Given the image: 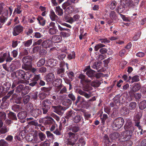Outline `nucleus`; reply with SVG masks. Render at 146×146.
Segmentation results:
<instances>
[{"label":"nucleus","mask_w":146,"mask_h":146,"mask_svg":"<svg viewBox=\"0 0 146 146\" xmlns=\"http://www.w3.org/2000/svg\"><path fill=\"white\" fill-rule=\"evenodd\" d=\"M65 136L67 138V140L66 142L67 145H74L79 138V135L77 133L72 132L66 133Z\"/></svg>","instance_id":"1"},{"label":"nucleus","mask_w":146,"mask_h":146,"mask_svg":"<svg viewBox=\"0 0 146 146\" xmlns=\"http://www.w3.org/2000/svg\"><path fill=\"white\" fill-rule=\"evenodd\" d=\"M61 82V81L59 79H56L53 82V84H54V85L55 86V92H58L60 91L59 92V94H63L66 93L67 89L66 87L64 86L61 83L60 84Z\"/></svg>","instance_id":"2"},{"label":"nucleus","mask_w":146,"mask_h":146,"mask_svg":"<svg viewBox=\"0 0 146 146\" xmlns=\"http://www.w3.org/2000/svg\"><path fill=\"white\" fill-rule=\"evenodd\" d=\"M124 120L121 117H118L115 119L112 124L113 129L117 130L120 128L123 124Z\"/></svg>","instance_id":"3"},{"label":"nucleus","mask_w":146,"mask_h":146,"mask_svg":"<svg viewBox=\"0 0 146 146\" xmlns=\"http://www.w3.org/2000/svg\"><path fill=\"white\" fill-rule=\"evenodd\" d=\"M23 84H20L17 87L16 92L17 93H20L22 91H23L24 90V95L27 94L29 90L31 89V88L29 86H24Z\"/></svg>","instance_id":"4"},{"label":"nucleus","mask_w":146,"mask_h":146,"mask_svg":"<svg viewBox=\"0 0 146 146\" xmlns=\"http://www.w3.org/2000/svg\"><path fill=\"white\" fill-rule=\"evenodd\" d=\"M24 27L21 25H19L15 26L13 29L12 34L14 36H17L22 33Z\"/></svg>","instance_id":"5"},{"label":"nucleus","mask_w":146,"mask_h":146,"mask_svg":"<svg viewBox=\"0 0 146 146\" xmlns=\"http://www.w3.org/2000/svg\"><path fill=\"white\" fill-rule=\"evenodd\" d=\"M38 136L39 139H38L37 136H35L34 140L37 143H39L41 141H43L45 140L46 138L45 135L41 131H40L38 133Z\"/></svg>","instance_id":"6"},{"label":"nucleus","mask_w":146,"mask_h":146,"mask_svg":"<svg viewBox=\"0 0 146 146\" xmlns=\"http://www.w3.org/2000/svg\"><path fill=\"white\" fill-rule=\"evenodd\" d=\"M132 134L131 131H125L123 133L122 138L125 141L129 140L131 138Z\"/></svg>","instance_id":"7"},{"label":"nucleus","mask_w":146,"mask_h":146,"mask_svg":"<svg viewBox=\"0 0 146 146\" xmlns=\"http://www.w3.org/2000/svg\"><path fill=\"white\" fill-rule=\"evenodd\" d=\"M15 77L19 79H24L25 76V73L24 71L21 70H17L15 72Z\"/></svg>","instance_id":"8"},{"label":"nucleus","mask_w":146,"mask_h":146,"mask_svg":"<svg viewBox=\"0 0 146 146\" xmlns=\"http://www.w3.org/2000/svg\"><path fill=\"white\" fill-rule=\"evenodd\" d=\"M110 17L111 20H109L108 21V23L109 24H111L117 19L116 13L114 11H112L110 13Z\"/></svg>","instance_id":"9"},{"label":"nucleus","mask_w":146,"mask_h":146,"mask_svg":"<svg viewBox=\"0 0 146 146\" xmlns=\"http://www.w3.org/2000/svg\"><path fill=\"white\" fill-rule=\"evenodd\" d=\"M52 109L54 112L58 114H60V113L62 110H65V108H64L60 105L57 106H52Z\"/></svg>","instance_id":"10"},{"label":"nucleus","mask_w":146,"mask_h":146,"mask_svg":"<svg viewBox=\"0 0 146 146\" xmlns=\"http://www.w3.org/2000/svg\"><path fill=\"white\" fill-rule=\"evenodd\" d=\"M8 11L7 10H5L4 12L2 13L1 16H0V22L2 23H4L7 19V17L5 16H7L8 14Z\"/></svg>","instance_id":"11"},{"label":"nucleus","mask_w":146,"mask_h":146,"mask_svg":"<svg viewBox=\"0 0 146 146\" xmlns=\"http://www.w3.org/2000/svg\"><path fill=\"white\" fill-rule=\"evenodd\" d=\"M27 115V113L25 111H23L18 113L17 114V117L19 119L23 120L21 122L24 123L25 121V119Z\"/></svg>","instance_id":"12"},{"label":"nucleus","mask_w":146,"mask_h":146,"mask_svg":"<svg viewBox=\"0 0 146 146\" xmlns=\"http://www.w3.org/2000/svg\"><path fill=\"white\" fill-rule=\"evenodd\" d=\"M32 60V57L29 56L24 57L22 59V61L24 64H31Z\"/></svg>","instance_id":"13"},{"label":"nucleus","mask_w":146,"mask_h":146,"mask_svg":"<svg viewBox=\"0 0 146 146\" xmlns=\"http://www.w3.org/2000/svg\"><path fill=\"white\" fill-rule=\"evenodd\" d=\"M52 45V42L50 40L48 39L43 42L42 43V46L45 48H50Z\"/></svg>","instance_id":"14"},{"label":"nucleus","mask_w":146,"mask_h":146,"mask_svg":"<svg viewBox=\"0 0 146 146\" xmlns=\"http://www.w3.org/2000/svg\"><path fill=\"white\" fill-rule=\"evenodd\" d=\"M31 113L33 116L36 117L41 114L42 112L40 109L35 107L32 110Z\"/></svg>","instance_id":"15"},{"label":"nucleus","mask_w":146,"mask_h":146,"mask_svg":"<svg viewBox=\"0 0 146 146\" xmlns=\"http://www.w3.org/2000/svg\"><path fill=\"white\" fill-rule=\"evenodd\" d=\"M61 36L59 35H55L52 36L51 38L52 42L54 43H58L60 42L62 40Z\"/></svg>","instance_id":"16"},{"label":"nucleus","mask_w":146,"mask_h":146,"mask_svg":"<svg viewBox=\"0 0 146 146\" xmlns=\"http://www.w3.org/2000/svg\"><path fill=\"white\" fill-rule=\"evenodd\" d=\"M55 78L54 74L51 73L48 74L45 77V79L47 82H52Z\"/></svg>","instance_id":"17"},{"label":"nucleus","mask_w":146,"mask_h":146,"mask_svg":"<svg viewBox=\"0 0 146 146\" xmlns=\"http://www.w3.org/2000/svg\"><path fill=\"white\" fill-rule=\"evenodd\" d=\"M77 93L80 95L84 96L86 98L88 99L91 97L90 94L86 93L84 91H83L81 89L78 90L77 91Z\"/></svg>","instance_id":"18"},{"label":"nucleus","mask_w":146,"mask_h":146,"mask_svg":"<svg viewBox=\"0 0 146 146\" xmlns=\"http://www.w3.org/2000/svg\"><path fill=\"white\" fill-rule=\"evenodd\" d=\"M76 112L72 110H70L67 112L65 117L66 118L68 119L70 117H73L76 115Z\"/></svg>","instance_id":"19"},{"label":"nucleus","mask_w":146,"mask_h":146,"mask_svg":"<svg viewBox=\"0 0 146 146\" xmlns=\"http://www.w3.org/2000/svg\"><path fill=\"white\" fill-rule=\"evenodd\" d=\"M36 19L38 21L40 25L44 26L45 25L46 20L42 17L41 16H38Z\"/></svg>","instance_id":"20"},{"label":"nucleus","mask_w":146,"mask_h":146,"mask_svg":"<svg viewBox=\"0 0 146 146\" xmlns=\"http://www.w3.org/2000/svg\"><path fill=\"white\" fill-rule=\"evenodd\" d=\"M49 16L52 21H55L58 17L55 14L54 12L52 10H50Z\"/></svg>","instance_id":"21"},{"label":"nucleus","mask_w":146,"mask_h":146,"mask_svg":"<svg viewBox=\"0 0 146 146\" xmlns=\"http://www.w3.org/2000/svg\"><path fill=\"white\" fill-rule=\"evenodd\" d=\"M78 78L81 79L80 82L82 84H83L84 82H90L91 81L90 80H86L85 76L82 74H80Z\"/></svg>","instance_id":"22"},{"label":"nucleus","mask_w":146,"mask_h":146,"mask_svg":"<svg viewBox=\"0 0 146 146\" xmlns=\"http://www.w3.org/2000/svg\"><path fill=\"white\" fill-rule=\"evenodd\" d=\"M120 112L122 115H127L129 113V111L127 107H124L121 109Z\"/></svg>","instance_id":"23"},{"label":"nucleus","mask_w":146,"mask_h":146,"mask_svg":"<svg viewBox=\"0 0 146 146\" xmlns=\"http://www.w3.org/2000/svg\"><path fill=\"white\" fill-rule=\"evenodd\" d=\"M58 30L56 27H52L49 29L48 32L51 35L56 34L58 32Z\"/></svg>","instance_id":"24"},{"label":"nucleus","mask_w":146,"mask_h":146,"mask_svg":"<svg viewBox=\"0 0 146 146\" xmlns=\"http://www.w3.org/2000/svg\"><path fill=\"white\" fill-rule=\"evenodd\" d=\"M86 75L92 79L95 76V71L92 70H88L86 72Z\"/></svg>","instance_id":"25"},{"label":"nucleus","mask_w":146,"mask_h":146,"mask_svg":"<svg viewBox=\"0 0 146 146\" xmlns=\"http://www.w3.org/2000/svg\"><path fill=\"white\" fill-rule=\"evenodd\" d=\"M74 2H75L73 0H68L66 2L64 3L62 5V8L64 9H65L67 7L70 5L71 3Z\"/></svg>","instance_id":"26"},{"label":"nucleus","mask_w":146,"mask_h":146,"mask_svg":"<svg viewBox=\"0 0 146 146\" xmlns=\"http://www.w3.org/2000/svg\"><path fill=\"white\" fill-rule=\"evenodd\" d=\"M9 128L6 126H4L0 128V135L2 134H5L9 131Z\"/></svg>","instance_id":"27"},{"label":"nucleus","mask_w":146,"mask_h":146,"mask_svg":"<svg viewBox=\"0 0 146 146\" xmlns=\"http://www.w3.org/2000/svg\"><path fill=\"white\" fill-rule=\"evenodd\" d=\"M141 88V86L138 83L135 84L132 88V90L134 92H136L139 90Z\"/></svg>","instance_id":"28"},{"label":"nucleus","mask_w":146,"mask_h":146,"mask_svg":"<svg viewBox=\"0 0 146 146\" xmlns=\"http://www.w3.org/2000/svg\"><path fill=\"white\" fill-rule=\"evenodd\" d=\"M52 101L51 100L47 99L43 101L42 102V105H44L47 106H50L52 104Z\"/></svg>","instance_id":"29"},{"label":"nucleus","mask_w":146,"mask_h":146,"mask_svg":"<svg viewBox=\"0 0 146 146\" xmlns=\"http://www.w3.org/2000/svg\"><path fill=\"white\" fill-rule=\"evenodd\" d=\"M69 129L71 130L72 133H75L78 132L80 130V128L78 126H69Z\"/></svg>","instance_id":"30"},{"label":"nucleus","mask_w":146,"mask_h":146,"mask_svg":"<svg viewBox=\"0 0 146 146\" xmlns=\"http://www.w3.org/2000/svg\"><path fill=\"white\" fill-rule=\"evenodd\" d=\"M8 117L9 119L14 120H17V118L16 114L12 112H10L8 114Z\"/></svg>","instance_id":"31"},{"label":"nucleus","mask_w":146,"mask_h":146,"mask_svg":"<svg viewBox=\"0 0 146 146\" xmlns=\"http://www.w3.org/2000/svg\"><path fill=\"white\" fill-rule=\"evenodd\" d=\"M55 11L58 15L61 16L63 14V10L59 6L56 7Z\"/></svg>","instance_id":"32"},{"label":"nucleus","mask_w":146,"mask_h":146,"mask_svg":"<svg viewBox=\"0 0 146 146\" xmlns=\"http://www.w3.org/2000/svg\"><path fill=\"white\" fill-rule=\"evenodd\" d=\"M139 108L143 110L146 108V101L144 100L141 102L139 104Z\"/></svg>","instance_id":"33"},{"label":"nucleus","mask_w":146,"mask_h":146,"mask_svg":"<svg viewBox=\"0 0 146 146\" xmlns=\"http://www.w3.org/2000/svg\"><path fill=\"white\" fill-rule=\"evenodd\" d=\"M25 81L23 80H20L17 81H14L13 83L11 86V88L13 89L17 85L20 83H24Z\"/></svg>","instance_id":"34"},{"label":"nucleus","mask_w":146,"mask_h":146,"mask_svg":"<svg viewBox=\"0 0 146 146\" xmlns=\"http://www.w3.org/2000/svg\"><path fill=\"white\" fill-rule=\"evenodd\" d=\"M45 63V60L42 58L40 59L37 63V66L38 67L43 66Z\"/></svg>","instance_id":"35"},{"label":"nucleus","mask_w":146,"mask_h":146,"mask_svg":"<svg viewBox=\"0 0 146 146\" xmlns=\"http://www.w3.org/2000/svg\"><path fill=\"white\" fill-rule=\"evenodd\" d=\"M142 116V114L141 113H138L134 117V121L135 123H136L137 121H140V119Z\"/></svg>","instance_id":"36"},{"label":"nucleus","mask_w":146,"mask_h":146,"mask_svg":"<svg viewBox=\"0 0 146 146\" xmlns=\"http://www.w3.org/2000/svg\"><path fill=\"white\" fill-rule=\"evenodd\" d=\"M71 100L68 99H65L62 102V104L66 106H68L72 104Z\"/></svg>","instance_id":"37"},{"label":"nucleus","mask_w":146,"mask_h":146,"mask_svg":"<svg viewBox=\"0 0 146 146\" xmlns=\"http://www.w3.org/2000/svg\"><path fill=\"white\" fill-rule=\"evenodd\" d=\"M46 134L47 137L48 138H50L51 140L54 139V135L51 132L48 131H46Z\"/></svg>","instance_id":"38"},{"label":"nucleus","mask_w":146,"mask_h":146,"mask_svg":"<svg viewBox=\"0 0 146 146\" xmlns=\"http://www.w3.org/2000/svg\"><path fill=\"white\" fill-rule=\"evenodd\" d=\"M139 80V76L136 75L132 77V80L130 81V83H133L135 82H137Z\"/></svg>","instance_id":"39"},{"label":"nucleus","mask_w":146,"mask_h":146,"mask_svg":"<svg viewBox=\"0 0 146 146\" xmlns=\"http://www.w3.org/2000/svg\"><path fill=\"white\" fill-rule=\"evenodd\" d=\"M119 134L118 133H114L110 135V137L112 139H115L119 137Z\"/></svg>","instance_id":"40"},{"label":"nucleus","mask_w":146,"mask_h":146,"mask_svg":"<svg viewBox=\"0 0 146 146\" xmlns=\"http://www.w3.org/2000/svg\"><path fill=\"white\" fill-rule=\"evenodd\" d=\"M70 30L69 31H67V32H60V34L63 37H67L70 36L71 34Z\"/></svg>","instance_id":"41"},{"label":"nucleus","mask_w":146,"mask_h":146,"mask_svg":"<svg viewBox=\"0 0 146 146\" xmlns=\"http://www.w3.org/2000/svg\"><path fill=\"white\" fill-rule=\"evenodd\" d=\"M11 86V84L9 82H7L4 84L3 87L4 90L5 89L6 91H7L9 90Z\"/></svg>","instance_id":"42"},{"label":"nucleus","mask_w":146,"mask_h":146,"mask_svg":"<svg viewBox=\"0 0 146 146\" xmlns=\"http://www.w3.org/2000/svg\"><path fill=\"white\" fill-rule=\"evenodd\" d=\"M12 63L17 69L19 68L21 66V63L19 60L13 61Z\"/></svg>","instance_id":"43"},{"label":"nucleus","mask_w":146,"mask_h":146,"mask_svg":"<svg viewBox=\"0 0 146 146\" xmlns=\"http://www.w3.org/2000/svg\"><path fill=\"white\" fill-rule=\"evenodd\" d=\"M36 107H34L33 105L31 103H29L27 106L26 109L31 113L33 110Z\"/></svg>","instance_id":"44"},{"label":"nucleus","mask_w":146,"mask_h":146,"mask_svg":"<svg viewBox=\"0 0 146 146\" xmlns=\"http://www.w3.org/2000/svg\"><path fill=\"white\" fill-rule=\"evenodd\" d=\"M65 72L64 69L63 68H58L57 69V74H61V77H62L63 76V75Z\"/></svg>","instance_id":"45"},{"label":"nucleus","mask_w":146,"mask_h":146,"mask_svg":"<svg viewBox=\"0 0 146 146\" xmlns=\"http://www.w3.org/2000/svg\"><path fill=\"white\" fill-rule=\"evenodd\" d=\"M82 117L80 115H76L74 118L73 121L74 123H77L79 122Z\"/></svg>","instance_id":"46"},{"label":"nucleus","mask_w":146,"mask_h":146,"mask_svg":"<svg viewBox=\"0 0 146 146\" xmlns=\"http://www.w3.org/2000/svg\"><path fill=\"white\" fill-rule=\"evenodd\" d=\"M50 108V106H44V105H42V109L43 111V113L44 114L47 113L48 110Z\"/></svg>","instance_id":"47"},{"label":"nucleus","mask_w":146,"mask_h":146,"mask_svg":"<svg viewBox=\"0 0 146 146\" xmlns=\"http://www.w3.org/2000/svg\"><path fill=\"white\" fill-rule=\"evenodd\" d=\"M136 106V103L135 102H132L130 103L129 106V109L130 110H134Z\"/></svg>","instance_id":"48"},{"label":"nucleus","mask_w":146,"mask_h":146,"mask_svg":"<svg viewBox=\"0 0 146 146\" xmlns=\"http://www.w3.org/2000/svg\"><path fill=\"white\" fill-rule=\"evenodd\" d=\"M17 7L15 9L13 13L15 12L17 14L21 13L22 11V10L21 7L19 5H17Z\"/></svg>","instance_id":"49"},{"label":"nucleus","mask_w":146,"mask_h":146,"mask_svg":"<svg viewBox=\"0 0 146 146\" xmlns=\"http://www.w3.org/2000/svg\"><path fill=\"white\" fill-rule=\"evenodd\" d=\"M124 5H120L118 7L117 9V12L119 13H122L125 9Z\"/></svg>","instance_id":"50"},{"label":"nucleus","mask_w":146,"mask_h":146,"mask_svg":"<svg viewBox=\"0 0 146 146\" xmlns=\"http://www.w3.org/2000/svg\"><path fill=\"white\" fill-rule=\"evenodd\" d=\"M83 90L84 91L88 92L90 90H92V88L90 85L87 84L84 86L82 88Z\"/></svg>","instance_id":"51"},{"label":"nucleus","mask_w":146,"mask_h":146,"mask_svg":"<svg viewBox=\"0 0 146 146\" xmlns=\"http://www.w3.org/2000/svg\"><path fill=\"white\" fill-rule=\"evenodd\" d=\"M100 64L98 62H96L93 63L92 67L93 68L98 70L100 68Z\"/></svg>","instance_id":"52"},{"label":"nucleus","mask_w":146,"mask_h":146,"mask_svg":"<svg viewBox=\"0 0 146 146\" xmlns=\"http://www.w3.org/2000/svg\"><path fill=\"white\" fill-rule=\"evenodd\" d=\"M32 39H30L24 42V45L26 47H29L32 44Z\"/></svg>","instance_id":"53"},{"label":"nucleus","mask_w":146,"mask_h":146,"mask_svg":"<svg viewBox=\"0 0 146 146\" xmlns=\"http://www.w3.org/2000/svg\"><path fill=\"white\" fill-rule=\"evenodd\" d=\"M9 104L8 102H2L0 106L1 109H4L8 108Z\"/></svg>","instance_id":"54"},{"label":"nucleus","mask_w":146,"mask_h":146,"mask_svg":"<svg viewBox=\"0 0 146 146\" xmlns=\"http://www.w3.org/2000/svg\"><path fill=\"white\" fill-rule=\"evenodd\" d=\"M105 46L104 44L101 43H98L94 47V50L95 51H97L98 50L101 48L104 47Z\"/></svg>","instance_id":"55"},{"label":"nucleus","mask_w":146,"mask_h":146,"mask_svg":"<svg viewBox=\"0 0 146 146\" xmlns=\"http://www.w3.org/2000/svg\"><path fill=\"white\" fill-rule=\"evenodd\" d=\"M30 96L27 95L23 98V102L25 104H27L28 102L30 100Z\"/></svg>","instance_id":"56"},{"label":"nucleus","mask_w":146,"mask_h":146,"mask_svg":"<svg viewBox=\"0 0 146 146\" xmlns=\"http://www.w3.org/2000/svg\"><path fill=\"white\" fill-rule=\"evenodd\" d=\"M116 4V2L115 1H112L109 5L110 8L111 9H113L115 7Z\"/></svg>","instance_id":"57"},{"label":"nucleus","mask_w":146,"mask_h":146,"mask_svg":"<svg viewBox=\"0 0 146 146\" xmlns=\"http://www.w3.org/2000/svg\"><path fill=\"white\" fill-rule=\"evenodd\" d=\"M29 124L30 125H34L35 126H37L38 127H40L41 126V125L40 124H38L36 120L32 121L29 122Z\"/></svg>","instance_id":"58"},{"label":"nucleus","mask_w":146,"mask_h":146,"mask_svg":"<svg viewBox=\"0 0 146 146\" xmlns=\"http://www.w3.org/2000/svg\"><path fill=\"white\" fill-rule=\"evenodd\" d=\"M6 118V114L4 112H0V120H5Z\"/></svg>","instance_id":"59"},{"label":"nucleus","mask_w":146,"mask_h":146,"mask_svg":"<svg viewBox=\"0 0 146 146\" xmlns=\"http://www.w3.org/2000/svg\"><path fill=\"white\" fill-rule=\"evenodd\" d=\"M75 54L74 52H72L68 54L67 56V58L69 60H71L75 57Z\"/></svg>","instance_id":"60"},{"label":"nucleus","mask_w":146,"mask_h":146,"mask_svg":"<svg viewBox=\"0 0 146 146\" xmlns=\"http://www.w3.org/2000/svg\"><path fill=\"white\" fill-rule=\"evenodd\" d=\"M31 64H24V66H22V68L26 70H31Z\"/></svg>","instance_id":"61"},{"label":"nucleus","mask_w":146,"mask_h":146,"mask_svg":"<svg viewBox=\"0 0 146 146\" xmlns=\"http://www.w3.org/2000/svg\"><path fill=\"white\" fill-rule=\"evenodd\" d=\"M77 143L79 144L80 143L81 144V146H84L86 142L84 140L83 138L81 137L79 138Z\"/></svg>","instance_id":"62"},{"label":"nucleus","mask_w":146,"mask_h":146,"mask_svg":"<svg viewBox=\"0 0 146 146\" xmlns=\"http://www.w3.org/2000/svg\"><path fill=\"white\" fill-rule=\"evenodd\" d=\"M12 109L15 111H18L21 109L20 106L17 105H14L12 107Z\"/></svg>","instance_id":"63"},{"label":"nucleus","mask_w":146,"mask_h":146,"mask_svg":"<svg viewBox=\"0 0 146 146\" xmlns=\"http://www.w3.org/2000/svg\"><path fill=\"white\" fill-rule=\"evenodd\" d=\"M50 144L48 141H45L41 142L40 145V146H50Z\"/></svg>","instance_id":"64"}]
</instances>
